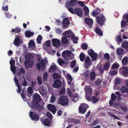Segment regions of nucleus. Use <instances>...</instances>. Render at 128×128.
Segmentation results:
<instances>
[{"label":"nucleus","mask_w":128,"mask_h":128,"mask_svg":"<svg viewBox=\"0 0 128 128\" xmlns=\"http://www.w3.org/2000/svg\"><path fill=\"white\" fill-rule=\"evenodd\" d=\"M31 104V108L39 112L42 111L44 108L43 105H40L39 103L41 101V97L38 94L34 96Z\"/></svg>","instance_id":"nucleus-1"},{"label":"nucleus","mask_w":128,"mask_h":128,"mask_svg":"<svg viewBox=\"0 0 128 128\" xmlns=\"http://www.w3.org/2000/svg\"><path fill=\"white\" fill-rule=\"evenodd\" d=\"M58 103L63 106H66L68 104V98L67 96H61L59 98Z\"/></svg>","instance_id":"nucleus-2"},{"label":"nucleus","mask_w":128,"mask_h":128,"mask_svg":"<svg viewBox=\"0 0 128 128\" xmlns=\"http://www.w3.org/2000/svg\"><path fill=\"white\" fill-rule=\"evenodd\" d=\"M68 10L71 13L76 14L78 16H81L82 14L83 10L81 8H76L73 9L72 7H69Z\"/></svg>","instance_id":"nucleus-3"},{"label":"nucleus","mask_w":128,"mask_h":128,"mask_svg":"<svg viewBox=\"0 0 128 128\" xmlns=\"http://www.w3.org/2000/svg\"><path fill=\"white\" fill-rule=\"evenodd\" d=\"M71 34V32L70 30L65 31L62 34V36L65 35L63 36L62 38V42L63 44H67L68 42V40L67 39L68 38V36H70V34Z\"/></svg>","instance_id":"nucleus-4"},{"label":"nucleus","mask_w":128,"mask_h":128,"mask_svg":"<svg viewBox=\"0 0 128 128\" xmlns=\"http://www.w3.org/2000/svg\"><path fill=\"white\" fill-rule=\"evenodd\" d=\"M85 90L86 92V98L88 100H90V96H92V88L90 86H86Z\"/></svg>","instance_id":"nucleus-5"},{"label":"nucleus","mask_w":128,"mask_h":128,"mask_svg":"<svg viewBox=\"0 0 128 128\" xmlns=\"http://www.w3.org/2000/svg\"><path fill=\"white\" fill-rule=\"evenodd\" d=\"M38 60L39 62L36 64L37 69L40 70V68H41L42 70H44L45 69V66H44L45 64L44 60V59L40 60V58H38Z\"/></svg>","instance_id":"nucleus-6"},{"label":"nucleus","mask_w":128,"mask_h":128,"mask_svg":"<svg viewBox=\"0 0 128 128\" xmlns=\"http://www.w3.org/2000/svg\"><path fill=\"white\" fill-rule=\"evenodd\" d=\"M96 20L97 23L102 26L106 20V18L103 15L101 14L96 17Z\"/></svg>","instance_id":"nucleus-7"},{"label":"nucleus","mask_w":128,"mask_h":128,"mask_svg":"<svg viewBox=\"0 0 128 128\" xmlns=\"http://www.w3.org/2000/svg\"><path fill=\"white\" fill-rule=\"evenodd\" d=\"M29 116L32 120L37 122L39 120V116L38 114L35 112L30 111Z\"/></svg>","instance_id":"nucleus-8"},{"label":"nucleus","mask_w":128,"mask_h":128,"mask_svg":"<svg viewBox=\"0 0 128 128\" xmlns=\"http://www.w3.org/2000/svg\"><path fill=\"white\" fill-rule=\"evenodd\" d=\"M71 53V52L70 51H64L62 53V56L65 59L70 60Z\"/></svg>","instance_id":"nucleus-9"},{"label":"nucleus","mask_w":128,"mask_h":128,"mask_svg":"<svg viewBox=\"0 0 128 128\" xmlns=\"http://www.w3.org/2000/svg\"><path fill=\"white\" fill-rule=\"evenodd\" d=\"M87 106L84 104H82L80 105L78 111L80 113L84 114L86 111Z\"/></svg>","instance_id":"nucleus-10"},{"label":"nucleus","mask_w":128,"mask_h":128,"mask_svg":"<svg viewBox=\"0 0 128 128\" xmlns=\"http://www.w3.org/2000/svg\"><path fill=\"white\" fill-rule=\"evenodd\" d=\"M62 84V82L59 80H56L54 81L53 84V87L54 88H60Z\"/></svg>","instance_id":"nucleus-11"},{"label":"nucleus","mask_w":128,"mask_h":128,"mask_svg":"<svg viewBox=\"0 0 128 128\" xmlns=\"http://www.w3.org/2000/svg\"><path fill=\"white\" fill-rule=\"evenodd\" d=\"M52 45L56 48H58L60 46L61 44L60 40L57 39H52Z\"/></svg>","instance_id":"nucleus-12"},{"label":"nucleus","mask_w":128,"mask_h":128,"mask_svg":"<svg viewBox=\"0 0 128 128\" xmlns=\"http://www.w3.org/2000/svg\"><path fill=\"white\" fill-rule=\"evenodd\" d=\"M90 59L89 56H87L85 58L84 62L85 67L87 68H88L92 64V62L90 61Z\"/></svg>","instance_id":"nucleus-13"},{"label":"nucleus","mask_w":128,"mask_h":128,"mask_svg":"<svg viewBox=\"0 0 128 128\" xmlns=\"http://www.w3.org/2000/svg\"><path fill=\"white\" fill-rule=\"evenodd\" d=\"M20 37L19 36H16L15 38L14 41L13 43L16 46H20L21 42Z\"/></svg>","instance_id":"nucleus-14"},{"label":"nucleus","mask_w":128,"mask_h":128,"mask_svg":"<svg viewBox=\"0 0 128 128\" xmlns=\"http://www.w3.org/2000/svg\"><path fill=\"white\" fill-rule=\"evenodd\" d=\"M47 108L53 114H54L56 112V109L55 106L52 104H49L47 105Z\"/></svg>","instance_id":"nucleus-15"},{"label":"nucleus","mask_w":128,"mask_h":128,"mask_svg":"<svg viewBox=\"0 0 128 128\" xmlns=\"http://www.w3.org/2000/svg\"><path fill=\"white\" fill-rule=\"evenodd\" d=\"M25 68H31L33 66V63L32 61L26 60L24 62Z\"/></svg>","instance_id":"nucleus-16"},{"label":"nucleus","mask_w":128,"mask_h":128,"mask_svg":"<svg viewBox=\"0 0 128 128\" xmlns=\"http://www.w3.org/2000/svg\"><path fill=\"white\" fill-rule=\"evenodd\" d=\"M86 23L89 25V27L92 28V25L93 24V21L92 20L91 18H86L84 19Z\"/></svg>","instance_id":"nucleus-17"},{"label":"nucleus","mask_w":128,"mask_h":128,"mask_svg":"<svg viewBox=\"0 0 128 128\" xmlns=\"http://www.w3.org/2000/svg\"><path fill=\"white\" fill-rule=\"evenodd\" d=\"M70 36H68V38L70 39L71 38L72 40L74 43L76 44L77 42V38L76 37H75L74 34L72 32H71V34H70Z\"/></svg>","instance_id":"nucleus-18"},{"label":"nucleus","mask_w":128,"mask_h":128,"mask_svg":"<svg viewBox=\"0 0 128 128\" xmlns=\"http://www.w3.org/2000/svg\"><path fill=\"white\" fill-rule=\"evenodd\" d=\"M33 58V54L30 53L26 54L24 56V58L26 60L32 61Z\"/></svg>","instance_id":"nucleus-19"},{"label":"nucleus","mask_w":128,"mask_h":128,"mask_svg":"<svg viewBox=\"0 0 128 128\" xmlns=\"http://www.w3.org/2000/svg\"><path fill=\"white\" fill-rule=\"evenodd\" d=\"M76 0H71L70 2H68L66 3V6L68 8L69 6H73L75 5L76 3Z\"/></svg>","instance_id":"nucleus-20"},{"label":"nucleus","mask_w":128,"mask_h":128,"mask_svg":"<svg viewBox=\"0 0 128 128\" xmlns=\"http://www.w3.org/2000/svg\"><path fill=\"white\" fill-rule=\"evenodd\" d=\"M101 12V10L99 8H96L95 10L92 11V14L94 16L96 17L100 14Z\"/></svg>","instance_id":"nucleus-21"},{"label":"nucleus","mask_w":128,"mask_h":128,"mask_svg":"<svg viewBox=\"0 0 128 128\" xmlns=\"http://www.w3.org/2000/svg\"><path fill=\"white\" fill-rule=\"evenodd\" d=\"M91 96H90V100H88L87 99L86 100L89 101H92V102L93 104H95L98 101V98L96 96H94L91 98Z\"/></svg>","instance_id":"nucleus-22"},{"label":"nucleus","mask_w":128,"mask_h":128,"mask_svg":"<svg viewBox=\"0 0 128 128\" xmlns=\"http://www.w3.org/2000/svg\"><path fill=\"white\" fill-rule=\"evenodd\" d=\"M51 121L48 118H46L44 119L43 120V124L45 126H49L50 123Z\"/></svg>","instance_id":"nucleus-23"},{"label":"nucleus","mask_w":128,"mask_h":128,"mask_svg":"<svg viewBox=\"0 0 128 128\" xmlns=\"http://www.w3.org/2000/svg\"><path fill=\"white\" fill-rule=\"evenodd\" d=\"M34 33L32 32H30L28 31H27L25 33V36L26 37L30 38L32 36H33Z\"/></svg>","instance_id":"nucleus-24"},{"label":"nucleus","mask_w":128,"mask_h":128,"mask_svg":"<svg viewBox=\"0 0 128 128\" xmlns=\"http://www.w3.org/2000/svg\"><path fill=\"white\" fill-rule=\"evenodd\" d=\"M28 47L29 48H31L32 50L34 49L33 47H35V43L32 40H31L28 44Z\"/></svg>","instance_id":"nucleus-25"},{"label":"nucleus","mask_w":128,"mask_h":128,"mask_svg":"<svg viewBox=\"0 0 128 128\" xmlns=\"http://www.w3.org/2000/svg\"><path fill=\"white\" fill-rule=\"evenodd\" d=\"M122 62L123 65H126L128 63V57L126 56L124 57L122 60Z\"/></svg>","instance_id":"nucleus-26"},{"label":"nucleus","mask_w":128,"mask_h":128,"mask_svg":"<svg viewBox=\"0 0 128 128\" xmlns=\"http://www.w3.org/2000/svg\"><path fill=\"white\" fill-rule=\"evenodd\" d=\"M110 66V63L108 62H105L104 65V69L105 70H108Z\"/></svg>","instance_id":"nucleus-27"},{"label":"nucleus","mask_w":128,"mask_h":128,"mask_svg":"<svg viewBox=\"0 0 128 128\" xmlns=\"http://www.w3.org/2000/svg\"><path fill=\"white\" fill-rule=\"evenodd\" d=\"M70 24L69 20L68 18H65L63 19L62 22V24H63L68 25L69 24Z\"/></svg>","instance_id":"nucleus-28"},{"label":"nucleus","mask_w":128,"mask_h":128,"mask_svg":"<svg viewBox=\"0 0 128 128\" xmlns=\"http://www.w3.org/2000/svg\"><path fill=\"white\" fill-rule=\"evenodd\" d=\"M8 2L7 1H4L3 4V6L2 7V8L3 10H6L7 11L8 10V5H6L5 4Z\"/></svg>","instance_id":"nucleus-29"},{"label":"nucleus","mask_w":128,"mask_h":128,"mask_svg":"<svg viewBox=\"0 0 128 128\" xmlns=\"http://www.w3.org/2000/svg\"><path fill=\"white\" fill-rule=\"evenodd\" d=\"M53 78L54 80L57 79H60L61 78V76L56 73H54L52 75Z\"/></svg>","instance_id":"nucleus-30"},{"label":"nucleus","mask_w":128,"mask_h":128,"mask_svg":"<svg viewBox=\"0 0 128 128\" xmlns=\"http://www.w3.org/2000/svg\"><path fill=\"white\" fill-rule=\"evenodd\" d=\"M95 31L97 34L99 35L102 36L103 35L101 30L99 28H96L95 29Z\"/></svg>","instance_id":"nucleus-31"},{"label":"nucleus","mask_w":128,"mask_h":128,"mask_svg":"<svg viewBox=\"0 0 128 128\" xmlns=\"http://www.w3.org/2000/svg\"><path fill=\"white\" fill-rule=\"evenodd\" d=\"M120 90L122 93L124 92L128 93V88L126 86H124L122 87L121 88Z\"/></svg>","instance_id":"nucleus-32"},{"label":"nucleus","mask_w":128,"mask_h":128,"mask_svg":"<svg viewBox=\"0 0 128 128\" xmlns=\"http://www.w3.org/2000/svg\"><path fill=\"white\" fill-rule=\"evenodd\" d=\"M96 76V74L94 71H92L90 74V79L92 80H94Z\"/></svg>","instance_id":"nucleus-33"},{"label":"nucleus","mask_w":128,"mask_h":128,"mask_svg":"<svg viewBox=\"0 0 128 128\" xmlns=\"http://www.w3.org/2000/svg\"><path fill=\"white\" fill-rule=\"evenodd\" d=\"M116 54L119 55H121L123 52L124 50L122 48H118L116 50Z\"/></svg>","instance_id":"nucleus-34"},{"label":"nucleus","mask_w":128,"mask_h":128,"mask_svg":"<svg viewBox=\"0 0 128 128\" xmlns=\"http://www.w3.org/2000/svg\"><path fill=\"white\" fill-rule=\"evenodd\" d=\"M97 56V54L95 53L93 55H91L90 57L92 58V60L93 61H94L96 60Z\"/></svg>","instance_id":"nucleus-35"},{"label":"nucleus","mask_w":128,"mask_h":128,"mask_svg":"<svg viewBox=\"0 0 128 128\" xmlns=\"http://www.w3.org/2000/svg\"><path fill=\"white\" fill-rule=\"evenodd\" d=\"M21 31V29L19 28H15V29H12V32H14L16 33H20Z\"/></svg>","instance_id":"nucleus-36"},{"label":"nucleus","mask_w":128,"mask_h":128,"mask_svg":"<svg viewBox=\"0 0 128 128\" xmlns=\"http://www.w3.org/2000/svg\"><path fill=\"white\" fill-rule=\"evenodd\" d=\"M84 11V15L86 16L89 13V9L87 6H85L83 8Z\"/></svg>","instance_id":"nucleus-37"},{"label":"nucleus","mask_w":128,"mask_h":128,"mask_svg":"<svg viewBox=\"0 0 128 128\" xmlns=\"http://www.w3.org/2000/svg\"><path fill=\"white\" fill-rule=\"evenodd\" d=\"M26 72L25 70L22 68H21L20 70V71L18 73V75L20 76L21 74L24 75Z\"/></svg>","instance_id":"nucleus-38"},{"label":"nucleus","mask_w":128,"mask_h":128,"mask_svg":"<svg viewBox=\"0 0 128 128\" xmlns=\"http://www.w3.org/2000/svg\"><path fill=\"white\" fill-rule=\"evenodd\" d=\"M85 58V56L83 53H81L80 55V61L83 62L84 61Z\"/></svg>","instance_id":"nucleus-39"},{"label":"nucleus","mask_w":128,"mask_h":128,"mask_svg":"<svg viewBox=\"0 0 128 128\" xmlns=\"http://www.w3.org/2000/svg\"><path fill=\"white\" fill-rule=\"evenodd\" d=\"M48 73L47 72H45L43 76V80L44 81H45L47 80Z\"/></svg>","instance_id":"nucleus-40"},{"label":"nucleus","mask_w":128,"mask_h":128,"mask_svg":"<svg viewBox=\"0 0 128 128\" xmlns=\"http://www.w3.org/2000/svg\"><path fill=\"white\" fill-rule=\"evenodd\" d=\"M128 46V42L127 41H124L122 44V47L126 49Z\"/></svg>","instance_id":"nucleus-41"},{"label":"nucleus","mask_w":128,"mask_h":128,"mask_svg":"<svg viewBox=\"0 0 128 128\" xmlns=\"http://www.w3.org/2000/svg\"><path fill=\"white\" fill-rule=\"evenodd\" d=\"M78 95L76 94L73 96L72 100L74 102H76L78 100V97H77Z\"/></svg>","instance_id":"nucleus-42"},{"label":"nucleus","mask_w":128,"mask_h":128,"mask_svg":"<svg viewBox=\"0 0 128 128\" xmlns=\"http://www.w3.org/2000/svg\"><path fill=\"white\" fill-rule=\"evenodd\" d=\"M56 67L55 65H52L50 68V70H52L53 72L56 70Z\"/></svg>","instance_id":"nucleus-43"},{"label":"nucleus","mask_w":128,"mask_h":128,"mask_svg":"<svg viewBox=\"0 0 128 128\" xmlns=\"http://www.w3.org/2000/svg\"><path fill=\"white\" fill-rule=\"evenodd\" d=\"M121 26L122 28H124L126 25L127 23L125 21L122 20L121 22Z\"/></svg>","instance_id":"nucleus-44"},{"label":"nucleus","mask_w":128,"mask_h":128,"mask_svg":"<svg viewBox=\"0 0 128 128\" xmlns=\"http://www.w3.org/2000/svg\"><path fill=\"white\" fill-rule=\"evenodd\" d=\"M37 80L40 85H41L42 84V78L41 76H38L37 78Z\"/></svg>","instance_id":"nucleus-45"},{"label":"nucleus","mask_w":128,"mask_h":128,"mask_svg":"<svg viewBox=\"0 0 128 128\" xmlns=\"http://www.w3.org/2000/svg\"><path fill=\"white\" fill-rule=\"evenodd\" d=\"M119 67V64H118L114 63L112 66V68L114 69L116 68H118Z\"/></svg>","instance_id":"nucleus-46"},{"label":"nucleus","mask_w":128,"mask_h":128,"mask_svg":"<svg viewBox=\"0 0 128 128\" xmlns=\"http://www.w3.org/2000/svg\"><path fill=\"white\" fill-rule=\"evenodd\" d=\"M88 55L91 56L95 53L94 52V51L92 49L89 50L88 51Z\"/></svg>","instance_id":"nucleus-47"},{"label":"nucleus","mask_w":128,"mask_h":128,"mask_svg":"<svg viewBox=\"0 0 128 128\" xmlns=\"http://www.w3.org/2000/svg\"><path fill=\"white\" fill-rule=\"evenodd\" d=\"M116 39L117 42H122V39L121 37L120 36H117L116 37Z\"/></svg>","instance_id":"nucleus-48"},{"label":"nucleus","mask_w":128,"mask_h":128,"mask_svg":"<svg viewBox=\"0 0 128 128\" xmlns=\"http://www.w3.org/2000/svg\"><path fill=\"white\" fill-rule=\"evenodd\" d=\"M82 48L83 50H86L88 48V45L86 43L82 44Z\"/></svg>","instance_id":"nucleus-49"},{"label":"nucleus","mask_w":128,"mask_h":128,"mask_svg":"<svg viewBox=\"0 0 128 128\" xmlns=\"http://www.w3.org/2000/svg\"><path fill=\"white\" fill-rule=\"evenodd\" d=\"M117 96L114 93L112 94L111 98L112 101H114L116 100Z\"/></svg>","instance_id":"nucleus-50"},{"label":"nucleus","mask_w":128,"mask_h":128,"mask_svg":"<svg viewBox=\"0 0 128 128\" xmlns=\"http://www.w3.org/2000/svg\"><path fill=\"white\" fill-rule=\"evenodd\" d=\"M76 60H73L70 63V66L72 68L74 67L76 65Z\"/></svg>","instance_id":"nucleus-51"},{"label":"nucleus","mask_w":128,"mask_h":128,"mask_svg":"<svg viewBox=\"0 0 128 128\" xmlns=\"http://www.w3.org/2000/svg\"><path fill=\"white\" fill-rule=\"evenodd\" d=\"M110 56L109 54L106 53L105 54L104 56V58L105 59H106L107 60H109Z\"/></svg>","instance_id":"nucleus-52"},{"label":"nucleus","mask_w":128,"mask_h":128,"mask_svg":"<svg viewBox=\"0 0 128 128\" xmlns=\"http://www.w3.org/2000/svg\"><path fill=\"white\" fill-rule=\"evenodd\" d=\"M56 99V98L54 95H53L50 98V102L51 103L54 102Z\"/></svg>","instance_id":"nucleus-53"},{"label":"nucleus","mask_w":128,"mask_h":128,"mask_svg":"<svg viewBox=\"0 0 128 128\" xmlns=\"http://www.w3.org/2000/svg\"><path fill=\"white\" fill-rule=\"evenodd\" d=\"M10 70L14 73H15L16 71V67L14 66H10Z\"/></svg>","instance_id":"nucleus-54"},{"label":"nucleus","mask_w":128,"mask_h":128,"mask_svg":"<svg viewBox=\"0 0 128 128\" xmlns=\"http://www.w3.org/2000/svg\"><path fill=\"white\" fill-rule=\"evenodd\" d=\"M42 36L41 35H40L38 36L36 40L38 43H40L41 40H42Z\"/></svg>","instance_id":"nucleus-55"},{"label":"nucleus","mask_w":128,"mask_h":128,"mask_svg":"<svg viewBox=\"0 0 128 128\" xmlns=\"http://www.w3.org/2000/svg\"><path fill=\"white\" fill-rule=\"evenodd\" d=\"M50 40H48L46 41L45 42V45L46 46L48 47L50 46Z\"/></svg>","instance_id":"nucleus-56"},{"label":"nucleus","mask_w":128,"mask_h":128,"mask_svg":"<svg viewBox=\"0 0 128 128\" xmlns=\"http://www.w3.org/2000/svg\"><path fill=\"white\" fill-rule=\"evenodd\" d=\"M28 93L30 94H32V93L33 90L31 86H30L28 88Z\"/></svg>","instance_id":"nucleus-57"},{"label":"nucleus","mask_w":128,"mask_h":128,"mask_svg":"<svg viewBox=\"0 0 128 128\" xmlns=\"http://www.w3.org/2000/svg\"><path fill=\"white\" fill-rule=\"evenodd\" d=\"M23 78H24V82H23L22 83V85L23 86H26L27 85L28 83L26 81V80L24 78V76H22Z\"/></svg>","instance_id":"nucleus-58"},{"label":"nucleus","mask_w":128,"mask_h":128,"mask_svg":"<svg viewBox=\"0 0 128 128\" xmlns=\"http://www.w3.org/2000/svg\"><path fill=\"white\" fill-rule=\"evenodd\" d=\"M99 121V120L98 118H97L92 123V125L93 126H94L96 125V124H97L98 121Z\"/></svg>","instance_id":"nucleus-59"},{"label":"nucleus","mask_w":128,"mask_h":128,"mask_svg":"<svg viewBox=\"0 0 128 128\" xmlns=\"http://www.w3.org/2000/svg\"><path fill=\"white\" fill-rule=\"evenodd\" d=\"M118 73V70H114L110 72V74L112 76L116 75Z\"/></svg>","instance_id":"nucleus-60"},{"label":"nucleus","mask_w":128,"mask_h":128,"mask_svg":"<svg viewBox=\"0 0 128 128\" xmlns=\"http://www.w3.org/2000/svg\"><path fill=\"white\" fill-rule=\"evenodd\" d=\"M102 81L100 79H98L95 82V84L96 85H99L101 82Z\"/></svg>","instance_id":"nucleus-61"},{"label":"nucleus","mask_w":128,"mask_h":128,"mask_svg":"<svg viewBox=\"0 0 128 128\" xmlns=\"http://www.w3.org/2000/svg\"><path fill=\"white\" fill-rule=\"evenodd\" d=\"M122 73L123 75L125 76H128V72L125 70H123Z\"/></svg>","instance_id":"nucleus-62"},{"label":"nucleus","mask_w":128,"mask_h":128,"mask_svg":"<svg viewBox=\"0 0 128 128\" xmlns=\"http://www.w3.org/2000/svg\"><path fill=\"white\" fill-rule=\"evenodd\" d=\"M98 70L100 71V73L102 74L104 72V68L103 69L102 67L100 66L98 68Z\"/></svg>","instance_id":"nucleus-63"},{"label":"nucleus","mask_w":128,"mask_h":128,"mask_svg":"<svg viewBox=\"0 0 128 128\" xmlns=\"http://www.w3.org/2000/svg\"><path fill=\"white\" fill-rule=\"evenodd\" d=\"M21 95L24 100H26V96L23 93V91L22 92L21 94Z\"/></svg>","instance_id":"nucleus-64"}]
</instances>
